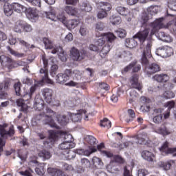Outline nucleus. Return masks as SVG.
I'll use <instances>...</instances> for the list:
<instances>
[{
  "mask_svg": "<svg viewBox=\"0 0 176 176\" xmlns=\"http://www.w3.org/2000/svg\"><path fill=\"white\" fill-rule=\"evenodd\" d=\"M79 33L81 36H86L89 34V30H87V28L85 25H82L80 28Z\"/></svg>",
  "mask_w": 176,
  "mask_h": 176,
  "instance_id": "obj_57",
  "label": "nucleus"
},
{
  "mask_svg": "<svg viewBox=\"0 0 176 176\" xmlns=\"http://www.w3.org/2000/svg\"><path fill=\"white\" fill-rule=\"evenodd\" d=\"M134 145V143L131 141H125L122 144H115L114 147L118 148L120 151L124 149V148H131Z\"/></svg>",
  "mask_w": 176,
  "mask_h": 176,
  "instance_id": "obj_31",
  "label": "nucleus"
},
{
  "mask_svg": "<svg viewBox=\"0 0 176 176\" xmlns=\"http://www.w3.org/2000/svg\"><path fill=\"white\" fill-rule=\"evenodd\" d=\"M148 20H149V15L146 12L142 13L140 16V21L142 24H146V23H148Z\"/></svg>",
  "mask_w": 176,
  "mask_h": 176,
  "instance_id": "obj_58",
  "label": "nucleus"
},
{
  "mask_svg": "<svg viewBox=\"0 0 176 176\" xmlns=\"http://www.w3.org/2000/svg\"><path fill=\"white\" fill-rule=\"evenodd\" d=\"M110 22L113 25H116L122 23V18L118 14H113L110 17Z\"/></svg>",
  "mask_w": 176,
  "mask_h": 176,
  "instance_id": "obj_43",
  "label": "nucleus"
},
{
  "mask_svg": "<svg viewBox=\"0 0 176 176\" xmlns=\"http://www.w3.org/2000/svg\"><path fill=\"white\" fill-rule=\"evenodd\" d=\"M116 33L119 38H125L126 35H127V32L123 29H118L117 31H116Z\"/></svg>",
  "mask_w": 176,
  "mask_h": 176,
  "instance_id": "obj_63",
  "label": "nucleus"
},
{
  "mask_svg": "<svg viewBox=\"0 0 176 176\" xmlns=\"http://www.w3.org/2000/svg\"><path fill=\"white\" fill-rule=\"evenodd\" d=\"M155 116L153 121L156 124H160L163 122V109H157L154 110Z\"/></svg>",
  "mask_w": 176,
  "mask_h": 176,
  "instance_id": "obj_19",
  "label": "nucleus"
},
{
  "mask_svg": "<svg viewBox=\"0 0 176 176\" xmlns=\"http://www.w3.org/2000/svg\"><path fill=\"white\" fill-rule=\"evenodd\" d=\"M111 157H113V159L111 160V162H114V163H124V160H123V158H122V157L119 156V155H114L113 154H112Z\"/></svg>",
  "mask_w": 176,
  "mask_h": 176,
  "instance_id": "obj_62",
  "label": "nucleus"
},
{
  "mask_svg": "<svg viewBox=\"0 0 176 176\" xmlns=\"http://www.w3.org/2000/svg\"><path fill=\"white\" fill-rule=\"evenodd\" d=\"M142 157L144 159V160H147V162H153V157H155V155L148 151H143L142 153Z\"/></svg>",
  "mask_w": 176,
  "mask_h": 176,
  "instance_id": "obj_33",
  "label": "nucleus"
},
{
  "mask_svg": "<svg viewBox=\"0 0 176 176\" xmlns=\"http://www.w3.org/2000/svg\"><path fill=\"white\" fill-rule=\"evenodd\" d=\"M80 9L83 12H91L92 8L88 1H84L80 5Z\"/></svg>",
  "mask_w": 176,
  "mask_h": 176,
  "instance_id": "obj_44",
  "label": "nucleus"
},
{
  "mask_svg": "<svg viewBox=\"0 0 176 176\" xmlns=\"http://www.w3.org/2000/svg\"><path fill=\"white\" fill-rule=\"evenodd\" d=\"M107 16H108V13L106 11H104L103 10H101L100 8V10L97 14L98 19L102 20V19H105V17H107Z\"/></svg>",
  "mask_w": 176,
  "mask_h": 176,
  "instance_id": "obj_60",
  "label": "nucleus"
},
{
  "mask_svg": "<svg viewBox=\"0 0 176 176\" xmlns=\"http://www.w3.org/2000/svg\"><path fill=\"white\" fill-rule=\"evenodd\" d=\"M85 140L90 145H96V142L97 141V139L92 135H87L85 138Z\"/></svg>",
  "mask_w": 176,
  "mask_h": 176,
  "instance_id": "obj_59",
  "label": "nucleus"
},
{
  "mask_svg": "<svg viewBox=\"0 0 176 176\" xmlns=\"http://www.w3.org/2000/svg\"><path fill=\"white\" fill-rule=\"evenodd\" d=\"M45 164L41 163L37 165V166L35 168V173L40 176L43 175L45 174Z\"/></svg>",
  "mask_w": 176,
  "mask_h": 176,
  "instance_id": "obj_47",
  "label": "nucleus"
},
{
  "mask_svg": "<svg viewBox=\"0 0 176 176\" xmlns=\"http://www.w3.org/2000/svg\"><path fill=\"white\" fill-rule=\"evenodd\" d=\"M26 2L31 4L32 6H37V8H41V0H25Z\"/></svg>",
  "mask_w": 176,
  "mask_h": 176,
  "instance_id": "obj_61",
  "label": "nucleus"
},
{
  "mask_svg": "<svg viewBox=\"0 0 176 176\" xmlns=\"http://www.w3.org/2000/svg\"><path fill=\"white\" fill-rule=\"evenodd\" d=\"M97 148L98 151H99V152H100L103 156H107V157H112V153L111 152H108L104 150L105 148L104 143H101L100 144L98 145Z\"/></svg>",
  "mask_w": 176,
  "mask_h": 176,
  "instance_id": "obj_40",
  "label": "nucleus"
},
{
  "mask_svg": "<svg viewBox=\"0 0 176 176\" xmlns=\"http://www.w3.org/2000/svg\"><path fill=\"white\" fill-rule=\"evenodd\" d=\"M138 45L137 41L134 38H126L125 40V46L129 47V49H134L137 47Z\"/></svg>",
  "mask_w": 176,
  "mask_h": 176,
  "instance_id": "obj_36",
  "label": "nucleus"
},
{
  "mask_svg": "<svg viewBox=\"0 0 176 176\" xmlns=\"http://www.w3.org/2000/svg\"><path fill=\"white\" fill-rule=\"evenodd\" d=\"M62 138H64V141L66 142H69L70 144H74V138L72 137V135L66 133V132H63L60 134Z\"/></svg>",
  "mask_w": 176,
  "mask_h": 176,
  "instance_id": "obj_42",
  "label": "nucleus"
},
{
  "mask_svg": "<svg viewBox=\"0 0 176 176\" xmlns=\"http://www.w3.org/2000/svg\"><path fill=\"white\" fill-rule=\"evenodd\" d=\"M153 131L157 134L163 135V137H166V135H170V134H171V131H170L168 129H167L164 124L161 125L160 126L154 128Z\"/></svg>",
  "mask_w": 176,
  "mask_h": 176,
  "instance_id": "obj_20",
  "label": "nucleus"
},
{
  "mask_svg": "<svg viewBox=\"0 0 176 176\" xmlns=\"http://www.w3.org/2000/svg\"><path fill=\"white\" fill-rule=\"evenodd\" d=\"M156 36L160 41H162V42H166L167 43L173 42V38L171 36L164 33V32H160L156 34Z\"/></svg>",
  "mask_w": 176,
  "mask_h": 176,
  "instance_id": "obj_24",
  "label": "nucleus"
},
{
  "mask_svg": "<svg viewBox=\"0 0 176 176\" xmlns=\"http://www.w3.org/2000/svg\"><path fill=\"white\" fill-rule=\"evenodd\" d=\"M0 135L2 138H9L14 135V129L10 126L9 130H6L5 126L0 125Z\"/></svg>",
  "mask_w": 176,
  "mask_h": 176,
  "instance_id": "obj_15",
  "label": "nucleus"
},
{
  "mask_svg": "<svg viewBox=\"0 0 176 176\" xmlns=\"http://www.w3.org/2000/svg\"><path fill=\"white\" fill-rule=\"evenodd\" d=\"M131 83L132 88L129 89V94L132 98H135L138 97V93H137L135 90L141 91L142 89V85L138 81V75L135 74L132 76L131 78Z\"/></svg>",
  "mask_w": 176,
  "mask_h": 176,
  "instance_id": "obj_7",
  "label": "nucleus"
},
{
  "mask_svg": "<svg viewBox=\"0 0 176 176\" xmlns=\"http://www.w3.org/2000/svg\"><path fill=\"white\" fill-rule=\"evenodd\" d=\"M170 27V23H166L164 17L156 19L153 23H150L149 28L146 27L144 30L140 31L137 34H135L133 38H137L139 39L140 42L142 43L140 45V49L144 48V42L146 41V38L148 35L153 36L159 30H162L163 28H168Z\"/></svg>",
  "mask_w": 176,
  "mask_h": 176,
  "instance_id": "obj_2",
  "label": "nucleus"
},
{
  "mask_svg": "<svg viewBox=\"0 0 176 176\" xmlns=\"http://www.w3.org/2000/svg\"><path fill=\"white\" fill-rule=\"evenodd\" d=\"M160 151L162 155H169L173 153V155L176 156V148H168V142H165L159 148Z\"/></svg>",
  "mask_w": 176,
  "mask_h": 176,
  "instance_id": "obj_16",
  "label": "nucleus"
},
{
  "mask_svg": "<svg viewBox=\"0 0 176 176\" xmlns=\"http://www.w3.org/2000/svg\"><path fill=\"white\" fill-rule=\"evenodd\" d=\"M38 84L36 82L34 83L33 86L30 87V92H26L25 94L21 93V82H18L14 85V89L15 90V93L17 96H21L23 97V99H18L16 100L17 107L21 108V111L23 112H27V109H28V104L25 103V101H28V100H31L32 97V94L35 93V90H36V87Z\"/></svg>",
  "mask_w": 176,
  "mask_h": 176,
  "instance_id": "obj_3",
  "label": "nucleus"
},
{
  "mask_svg": "<svg viewBox=\"0 0 176 176\" xmlns=\"http://www.w3.org/2000/svg\"><path fill=\"white\" fill-rule=\"evenodd\" d=\"M173 53L174 50H173V48L168 46L160 47L155 51V54H157V56L162 57L163 58L173 56Z\"/></svg>",
  "mask_w": 176,
  "mask_h": 176,
  "instance_id": "obj_9",
  "label": "nucleus"
},
{
  "mask_svg": "<svg viewBox=\"0 0 176 176\" xmlns=\"http://www.w3.org/2000/svg\"><path fill=\"white\" fill-rule=\"evenodd\" d=\"M41 60L43 64V68L40 69V75L41 78V83H43V82H46V83H49L50 85H53L54 82L48 76L47 72V65H48V59L46 57V55H43L41 56Z\"/></svg>",
  "mask_w": 176,
  "mask_h": 176,
  "instance_id": "obj_6",
  "label": "nucleus"
},
{
  "mask_svg": "<svg viewBox=\"0 0 176 176\" xmlns=\"http://www.w3.org/2000/svg\"><path fill=\"white\" fill-rule=\"evenodd\" d=\"M44 16H45L46 19H49L52 21H56V19H58V20L61 21L63 24H67V17L65 16V14L64 12H60L57 16H56V11L51 10L50 12H45L44 13Z\"/></svg>",
  "mask_w": 176,
  "mask_h": 176,
  "instance_id": "obj_8",
  "label": "nucleus"
},
{
  "mask_svg": "<svg viewBox=\"0 0 176 176\" xmlns=\"http://www.w3.org/2000/svg\"><path fill=\"white\" fill-rule=\"evenodd\" d=\"M23 30L24 32H31L32 31V26L23 21Z\"/></svg>",
  "mask_w": 176,
  "mask_h": 176,
  "instance_id": "obj_64",
  "label": "nucleus"
},
{
  "mask_svg": "<svg viewBox=\"0 0 176 176\" xmlns=\"http://www.w3.org/2000/svg\"><path fill=\"white\" fill-rule=\"evenodd\" d=\"M147 12L151 15L156 14L159 12V6H151L147 8Z\"/></svg>",
  "mask_w": 176,
  "mask_h": 176,
  "instance_id": "obj_51",
  "label": "nucleus"
},
{
  "mask_svg": "<svg viewBox=\"0 0 176 176\" xmlns=\"http://www.w3.org/2000/svg\"><path fill=\"white\" fill-rule=\"evenodd\" d=\"M92 163L93 165L96 167V168H102V166H103V163L102 161L101 160V159L97 157H94L92 158Z\"/></svg>",
  "mask_w": 176,
  "mask_h": 176,
  "instance_id": "obj_45",
  "label": "nucleus"
},
{
  "mask_svg": "<svg viewBox=\"0 0 176 176\" xmlns=\"http://www.w3.org/2000/svg\"><path fill=\"white\" fill-rule=\"evenodd\" d=\"M80 164L82 168H89L91 166L90 161L87 158L81 159Z\"/></svg>",
  "mask_w": 176,
  "mask_h": 176,
  "instance_id": "obj_52",
  "label": "nucleus"
},
{
  "mask_svg": "<svg viewBox=\"0 0 176 176\" xmlns=\"http://www.w3.org/2000/svg\"><path fill=\"white\" fill-rule=\"evenodd\" d=\"M98 7L100 8V9L101 10H103L106 12H109V10H111V9H112V6L111 5V3H108V2H100L98 4Z\"/></svg>",
  "mask_w": 176,
  "mask_h": 176,
  "instance_id": "obj_38",
  "label": "nucleus"
},
{
  "mask_svg": "<svg viewBox=\"0 0 176 176\" xmlns=\"http://www.w3.org/2000/svg\"><path fill=\"white\" fill-rule=\"evenodd\" d=\"M38 156L43 159V160H49L52 157V153L47 150H42L38 153Z\"/></svg>",
  "mask_w": 176,
  "mask_h": 176,
  "instance_id": "obj_37",
  "label": "nucleus"
},
{
  "mask_svg": "<svg viewBox=\"0 0 176 176\" xmlns=\"http://www.w3.org/2000/svg\"><path fill=\"white\" fill-rule=\"evenodd\" d=\"M133 140H136V144H140V145H146L151 148H153V146H157V145H159V141L156 140L153 142L149 140L148 138V135L146 133H142L133 137Z\"/></svg>",
  "mask_w": 176,
  "mask_h": 176,
  "instance_id": "obj_5",
  "label": "nucleus"
},
{
  "mask_svg": "<svg viewBox=\"0 0 176 176\" xmlns=\"http://www.w3.org/2000/svg\"><path fill=\"white\" fill-rule=\"evenodd\" d=\"M58 148L62 151H69V149L75 148V143H69V142L63 141L59 144Z\"/></svg>",
  "mask_w": 176,
  "mask_h": 176,
  "instance_id": "obj_30",
  "label": "nucleus"
},
{
  "mask_svg": "<svg viewBox=\"0 0 176 176\" xmlns=\"http://www.w3.org/2000/svg\"><path fill=\"white\" fill-rule=\"evenodd\" d=\"M152 47V44L151 42L146 43V46L144 48L142 55V64L146 65L148 64V58H151L152 57V53L151 52V47Z\"/></svg>",
  "mask_w": 176,
  "mask_h": 176,
  "instance_id": "obj_10",
  "label": "nucleus"
},
{
  "mask_svg": "<svg viewBox=\"0 0 176 176\" xmlns=\"http://www.w3.org/2000/svg\"><path fill=\"white\" fill-rule=\"evenodd\" d=\"M56 83L59 85H64L67 80H69V77L67 74H58L56 76Z\"/></svg>",
  "mask_w": 176,
  "mask_h": 176,
  "instance_id": "obj_29",
  "label": "nucleus"
},
{
  "mask_svg": "<svg viewBox=\"0 0 176 176\" xmlns=\"http://www.w3.org/2000/svg\"><path fill=\"white\" fill-rule=\"evenodd\" d=\"M43 43L44 44L45 49L52 50L51 53L52 54H56L57 53V51L56 50L57 49V46H56L52 40H50L49 38L44 37L43 38Z\"/></svg>",
  "mask_w": 176,
  "mask_h": 176,
  "instance_id": "obj_14",
  "label": "nucleus"
},
{
  "mask_svg": "<svg viewBox=\"0 0 176 176\" xmlns=\"http://www.w3.org/2000/svg\"><path fill=\"white\" fill-rule=\"evenodd\" d=\"M159 167L167 171V170H170V167H171V161L167 162H160L158 163Z\"/></svg>",
  "mask_w": 176,
  "mask_h": 176,
  "instance_id": "obj_49",
  "label": "nucleus"
},
{
  "mask_svg": "<svg viewBox=\"0 0 176 176\" xmlns=\"http://www.w3.org/2000/svg\"><path fill=\"white\" fill-rule=\"evenodd\" d=\"M9 86H10V81L9 80H6L4 82L0 84V100L6 98V93H4L3 90H8Z\"/></svg>",
  "mask_w": 176,
  "mask_h": 176,
  "instance_id": "obj_22",
  "label": "nucleus"
},
{
  "mask_svg": "<svg viewBox=\"0 0 176 176\" xmlns=\"http://www.w3.org/2000/svg\"><path fill=\"white\" fill-rule=\"evenodd\" d=\"M63 156L65 159H66V160H72V159H75V157H76V155L74 151H65L63 153Z\"/></svg>",
  "mask_w": 176,
  "mask_h": 176,
  "instance_id": "obj_46",
  "label": "nucleus"
},
{
  "mask_svg": "<svg viewBox=\"0 0 176 176\" xmlns=\"http://www.w3.org/2000/svg\"><path fill=\"white\" fill-rule=\"evenodd\" d=\"M0 63L4 67H7L8 69H12V68H13V60H12L10 58L1 54H0Z\"/></svg>",
  "mask_w": 176,
  "mask_h": 176,
  "instance_id": "obj_17",
  "label": "nucleus"
},
{
  "mask_svg": "<svg viewBox=\"0 0 176 176\" xmlns=\"http://www.w3.org/2000/svg\"><path fill=\"white\" fill-rule=\"evenodd\" d=\"M63 10L67 14H69V16H78V9L74 6H65Z\"/></svg>",
  "mask_w": 176,
  "mask_h": 176,
  "instance_id": "obj_27",
  "label": "nucleus"
},
{
  "mask_svg": "<svg viewBox=\"0 0 176 176\" xmlns=\"http://www.w3.org/2000/svg\"><path fill=\"white\" fill-rule=\"evenodd\" d=\"M56 53H58V57L61 61L65 63L67 61V53L64 52L63 47L58 46L56 47Z\"/></svg>",
  "mask_w": 176,
  "mask_h": 176,
  "instance_id": "obj_32",
  "label": "nucleus"
},
{
  "mask_svg": "<svg viewBox=\"0 0 176 176\" xmlns=\"http://www.w3.org/2000/svg\"><path fill=\"white\" fill-rule=\"evenodd\" d=\"M146 69L148 75H152V74H156V72H159V71H160V66L156 63H153L146 67Z\"/></svg>",
  "mask_w": 176,
  "mask_h": 176,
  "instance_id": "obj_26",
  "label": "nucleus"
},
{
  "mask_svg": "<svg viewBox=\"0 0 176 176\" xmlns=\"http://www.w3.org/2000/svg\"><path fill=\"white\" fill-rule=\"evenodd\" d=\"M107 171L111 174H118L119 173V166L115 162H110L106 167Z\"/></svg>",
  "mask_w": 176,
  "mask_h": 176,
  "instance_id": "obj_25",
  "label": "nucleus"
},
{
  "mask_svg": "<svg viewBox=\"0 0 176 176\" xmlns=\"http://www.w3.org/2000/svg\"><path fill=\"white\" fill-rule=\"evenodd\" d=\"M12 8L16 13H23L27 10V8L19 3H12Z\"/></svg>",
  "mask_w": 176,
  "mask_h": 176,
  "instance_id": "obj_34",
  "label": "nucleus"
},
{
  "mask_svg": "<svg viewBox=\"0 0 176 176\" xmlns=\"http://www.w3.org/2000/svg\"><path fill=\"white\" fill-rule=\"evenodd\" d=\"M49 138L47 141L44 142V146L45 148H52V145L54 144V142H57L58 141V133L54 131H49Z\"/></svg>",
  "mask_w": 176,
  "mask_h": 176,
  "instance_id": "obj_12",
  "label": "nucleus"
},
{
  "mask_svg": "<svg viewBox=\"0 0 176 176\" xmlns=\"http://www.w3.org/2000/svg\"><path fill=\"white\" fill-rule=\"evenodd\" d=\"M115 39H116L115 34L111 32L103 34L101 37L98 39L96 43L98 46L105 45L100 52V55L102 58H104V57L109 53L111 47H112V43L115 42Z\"/></svg>",
  "mask_w": 176,
  "mask_h": 176,
  "instance_id": "obj_4",
  "label": "nucleus"
},
{
  "mask_svg": "<svg viewBox=\"0 0 176 176\" xmlns=\"http://www.w3.org/2000/svg\"><path fill=\"white\" fill-rule=\"evenodd\" d=\"M69 116L73 122H80L82 118H83L85 120H89V116L86 114L85 110H79L76 113H69Z\"/></svg>",
  "mask_w": 176,
  "mask_h": 176,
  "instance_id": "obj_11",
  "label": "nucleus"
},
{
  "mask_svg": "<svg viewBox=\"0 0 176 176\" xmlns=\"http://www.w3.org/2000/svg\"><path fill=\"white\" fill-rule=\"evenodd\" d=\"M7 49L9 50L10 53L12 54V56H15V57H18V58H21V57H25V54L23 53H19L16 51L12 50L10 47H7Z\"/></svg>",
  "mask_w": 176,
  "mask_h": 176,
  "instance_id": "obj_53",
  "label": "nucleus"
},
{
  "mask_svg": "<svg viewBox=\"0 0 176 176\" xmlns=\"http://www.w3.org/2000/svg\"><path fill=\"white\" fill-rule=\"evenodd\" d=\"M70 56L74 61H80V60H83V55H81L78 50L75 47H72L70 50Z\"/></svg>",
  "mask_w": 176,
  "mask_h": 176,
  "instance_id": "obj_23",
  "label": "nucleus"
},
{
  "mask_svg": "<svg viewBox=\"0 0 176 176\" xmlns=\"http://www.w3.org/2000/svg\"><path fill=\"white\" fill-rule=\"evenodd\" d=\"M3 10L6 16H12L13 14V5L12 4H9V3H6L4 4L3 6Z\"/></svg>",
  "mask_w": 176,
  "mask_h": 176,
  "instance_id": "obj_39",
  "label": "nucleus"
},
{
  "mask_svg": "<svg viewBox=\"0 0 176 176\" xmlns=\"http://www.w3.org/2000/svg\"><path fill=\"white\" fill-rule=\"evenodd\" d=\"M175 95L171 91H166L164 93V94L161 96V98H166L168 100L170 98H174Z\"/></svg>",
  "mask_w": 176,
  "mask_h": 176,
  "instance_id": "obj_54",
  "label": "nucleus"
},
{
  "mask_svg": "<svg viewBox=\"0 0 176 176\" xmlns=\"http://www.w3.org/2000/svg\"><path fill=\"white\" fill-rule=\"evenodd\" d=\"M153 79L159 83H166L170 80V76L166 74H155Z\"/></svg>",
  "mask_w": 176,
  "mask_h": 176,
  "instance_id": "obj_21",
  "label": "nucleus"
},
{
  "mask_svg": "<svg viewBox=\"0 0 176 176\" xmlns=\"http://www.w3.org/2000/svg\"><path fill=\"white\" fill-rule=\"evenodd\" d=\"M23 23H24V21H18L16 22L14 27V32H18L19 34H21V29L23 28Z\"/></svg>",
  "mask_w": 176,
  "mask_h": 176,
  "instance_id": "obj_48",
  "label": "nucleus"
},
{
  "mask_svg": "<svg viewBox=\"0 0 176 176\" xmlns=\"http://www.w3.org/2000/svg\"><path fill=\"white\" fill-rule=\"evenodd\" d=\"M54 118H56L57 121L60 124H61V126H65V124H67L69 121L67 116L57 114L52 109L47 108L46 114L43 113L41 114L34 116L32 119V126H36V124H38V122L42 119L45 124H48L50 127H54L55 129H60V127L54 123V121L53 120Z\"/></svg>",
  "mask_w": 176,
  "mask_h": 176,
  "instance_id": "obj_1",
  "label": "nucleus"
},
{
  "mask_svg": "<svg viewBox=\"0 0 176 176\" xmlns=\"http://www.w3.org/2000/svg\"><path fill=\"white\" fill-rule=\"evenodd\" d=\"M79 24H80V21L78 19H72L65 24V25H67V28L69 30H74V28L78 27Z\"/></svg>",
  "mask_w": 176,
  "mask_h": 176,
  "instance_id": "obj_35",
  "label": "nucleus"
},
{
  "mask_svg": "<svg viewBox=\"0 0 176 176\" xmlns=\"http://www.w3.org/2000/svg\"><path fill=\"white\" fill-rule=\"evenodd\" d=\"M43 96L44 97L45 101L47 104H52L53 101V90L49 88H45L42 91Z\"/></svg>",
  "mask_w": 176,
  "mask_h": 176,
  "instance_id": "obj_18",
  "label": "nucleus"
},
{
  "mask_svg": "<svg viewBox=\"0 0 176 176\" xmlns=\"http://www.w3.org/2000/svg\"><path fill=\"white\" fill-rule=\"evenodd\" d=\"M94 152H97V148L89 147L88 149L84 150L83 156H90L91 153H94Z\"/></svg>",
  "mask_w": 176,
  "mask_h": 176,
  "instance_id": "obj_56",
  "label": "nucleus"
},
{
  "mask_svg": "<svg viewBox=\"0 0 176 176\" xmlns=\"http://www.w3.org/2000/svg\"><path fill=\"white\" fill-rule=\"evenodd\" d=\"M100 126L101 127H106L107 129H111L112 126V123L108 118H104L102 120L100 121Z\"/></svg>",
  "mask_w": 176,
  "mask_h": 176,
  "instance_id": "obj_50",
  "label": "nucleus"
},
{
  "mask_svg": "<svg viewBox=\"0 0 176 176\" xmlns=\"http://www.w3.org/2000/svg\"><path fill=\"white\" fill-rule=\"evenodd\" d=\"M72 76L74 80H80L82 78V73L78 70H73Z\"/></svg>",
  "mask_w": 176,
  "mask_h": 176,
  "instance_id": "obj_55",
  "label": "nucleus"
},
{
  "mask_svg": "<svg viewBox=\"0 0 176 176\" xmlns=\"http://www.w3.org/2000/svg\"><path fill=\"white\" fill-rule=\"evenodd\" d=\"M116 12L121 16H129L130 14V10L123 6H118L116 8Z\"/></svg>",
  "mask_w": 176,
  "mask_h": 176,
  "instance_id": "obj_41",
  "label": "nucleus"
},
{
  "mask_svg": "<svg viewBox=\"0 0 176 176\" xmlns=\"http://www.w3.org/2000/svg\"><path fill=\"white\" fill-rule=\"evenodd\" d=\"M25 13L26 14V17H28V19L32 23H35V21H36V20H38L39 17V14L38 12V10H36V9L35 8H26Z\"/></svg>",
  "mask_w": 176,
  "mask_h": 176,
  "instance_id": "obj_13",
  "label": "nucleus"
},
{
  "mask_svg": "<svg viewBox=\"0 0 176 176\" xmlns=\"http://www.w3.org/2000/svg\"><path fill=\"white\" fill-rule=\"evenodd\" d=\"M43 104H44L43 100L36 96L34 100V109H36V111H42L44 107Z\"/></svg>",
  "mask_w": 176,
  "mask_h": 176,
  "instance_id": "obj_28",
  "label": "nucleus"
}]
</instances>
